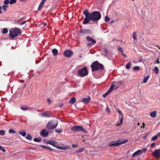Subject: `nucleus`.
<instances>
[{
    "label": "nucleus",
    "mask_w": 160,
    "mask_h": 160,
    "mask_svg": "<svg viewBox=\"0 0 160 160\" xmlns=\"http://www.w3.org/2000/svg\"><path fill=\"white\" fill-rule=\"evenodd\" d=\"M115 22L113 21V20H112L111 22H110V23H112L113 22Z\"/></svg>",
    "instance_id": "62"
},
{
    "label": "nucleus",
    "mask_w": 160,
    "mask_h": 160,
    "mask_svg": "<svg viewBox=\"0 0 160 160\" xmlns=\"http://www.w3.org/2000/svg\"><path fill=\"white\" fill-rule=\"evenodd\" d=\"M63 104H61L60 105H59V107H60V108H61V107L62 106H63Z\"/></svg>",
    "instance_id": "58"
},
{
    "label": "nucleus",
    "mask_w": 160,
    "mask_h": 160,
    "mask_svg": "<svg viewBox=\"0 0 160 160\" xmlns=\"http://www.w3.org/2000/svg\"><path fill=\"white\" fill-rule=\"evenodd\" d=\"M19 133L22 136H25L26 135V133L24 130H21L19 131Z\"/></svg>",
    "instance_id": "18"
},
{
    "label": "nucleus",
    "mask_w": 160,
    "mask_h": 160,
    "mask_svg": "<svg viewBox=\"0 0 160 160\" xmlns=\"http://www.w3.org/2000/svg\"><path fill=\"white\" fill-rule=\"evenodd\" d=\"M153 71L156 74H158L159 72V69L158 67L157 66L155 67L154 69H153Z\"/></svg>",
    "instance_id": "24"
},
{
    "label": "nucleus",
    "mask_w": 160,
    "mask_h": 160,
    "mask_svg": "<svg viewBox=\"0 0 160 160\" xmlns=\"http://www.w3.org/2000/svg\"><path fill=\"white\" fill-rule=\"evenodd\" d=\"M40 146L42 148H48V146H46L44 145H41Z\"/></svg>",
    "instance_id": "49"
},
{
    "label": "nucleus",
    "mask_w": 160,
    "mask_h": 160,
    "mask_svg": "<svg viewBox=\"0 0 160 160\" xmlns=\"http://www.w3.org/2000/svg\"><path fill=\"white\" fill-rule=\"evenodd\" d=\"M106 111L109 113L110 112V110L108 107L106 108Z\"/></svg>",
    "instance_id": "47"
},
{
    "label": "nucleus",
    "mask_w": 160,
    "mask_h": 160,
    "mask_svg": "<svg viewBox=\"0 0 160 160\" xmlns=\"http://www.w3.org/2000/svg\"><path fill=\"white\" fill-rule=\"evenodd\" d=\"M76 102L75 98L74 97L72 98L70 101H69V103L70 104H72Z\"/></svg>",
    "instance_id": "20"
},
{
    "label": "nucleus",
    "mask_w": 160,
    "mask_h": 160,
    "mask_svg": "<svg viewBox=\"0 0 160 160\" xmlns=\"http://www.w3.org/2000/svg\"><path fill=\"white\" fill-rule=\"evenodd\" d=\"M71 129L73 132H77L81 131L85 133H87L86 130L80 126H73L71 128Z\"/></svg>",
    "instance_id": "6"
},
{
    "label": "nucleus",
    "mask_w": 160,
    "mask_h": 160,
    "mask_svg": "<svg viewBox=\"0 0 160 160\" xmlns=\"http://www.w3.org/2000/svg\"><path fill=\"white\" fill-rule=\"evenodd\" d=\"M41 115L42 117H49L50 116L49 115L45 113H43L41 114Z\"/></svg>",
    "instance_id": "29"
},
{
    "label": "nucleus",
    "mask_w": 160,
    "mask_h": 160,
    "mask_svg": "<svg viewBox=\"0 0 160 160\" xmlns=\"http://www.w3.org/2000/svg\"><path fill=\"white\" fill-rule=\"evenodd\" d=\"M133 69L135 71L139 70L140 69V67L138 66H135L133 68Z\"/></svg>",
    "instance_id": "39"
},
{
    "label": "nucleus",
    "mask_w": 160,
    "mask_h": 160,
    "mask_svg": "<svg viewBox=\"0 0 160 160\" xmlns=\"http://www.w3.org/2000/svg\"><path fill=\"white\" fill-rule=\"evenodd\" d=\"M73 54V52L69 49L63 52V55L69 58Z\"/></svg>",
    "instance_id": "10"
},
{
    "label": "nucleus",
    "mask_w": 160,
    "mask_h": 160,
    "mask_svg": "<svg viewBox=\"0 0 160 160\" xmlns=\"http://www.w3.org/2000/svg\"><path fill=\"white\" fill-rule=\"evenodd\" d=\"M44 3L41 2L38 9V11L40 10L42 8Z\"/></svg>",
    "instance_id": "23"
},
{
    "label": "nucleus",
    "mask_w": 160,
    "mask_h": 160,
    "mask_svg": "<svg viewBox=\"0 0 160 160\" xmlns=\"http://www.w3.org/2000/svg\"><path fill=\"white\" fill-rule=\"evenodd\" d=\"M9 132L10 133H14L16 132L13 129H11L9 130Z\"/></svg>",
    "instance_id": "40"
},
{
    "label": "nucleus",
    "mask_w": 160,
    "mask_h": 160,
    "mask_svg": "<svg viewBox=\"0 0 160 160\" xmlns=\"http://www.w3.org/2000/svg\"><path fill=\"white\" fill-rule=\"evenodd\" d=\"M157 115V112L155 111H153L151 112L150 114V116L152 118H155Z\"/></svg>",
    "instance_id": "17"
},
{
    "label": "nucleus",
    "mask_w": 160,
    "mask_h": 160,
    "mask_svg": "<svg viewBox=\"0 0 160 160\" xmlns=\"http://www.w3.org/2000/svg\"><path fill=\"white\" fill-rule=\"evenodd\" d=\"M20 82L21 83H23V82H24V81L23 80H21Z\"/></svg>",
    "instance_id": "64"
},
{
    "label": "nucleus",
    "mask_w": 160,
    "mask_h": 160,
    "mask_svg": "<svg viewBox=\"0 0 160 160\" xmlns=\"http://www.w3.org/2000/svg\"><path fill=\"white\" fill-rule=\"evenodd\" d=\"M123 117H122V118H121L120 121V124H118V125H120L122 124L123 123Z\"/></svg>",
    "instance_id": "44"
},
{
    "label": "nucleus",
    "mask_w": 160,
    "mask_h": 160,
    "mask_svg": "<svg viewBox=\"0 0 160 160\" xmlns=\"http://www.w3.org/2000/svg\"><path fill=\"white\" fill-rule=\"evenodd\" d=\"M117 112H118V113L120 115H122V112H121L119 110V109H118V110H117Z\"/></svg>",
    "instance_id": "48"
},
{
    "label": "nucleus",
    "mask_w": 160,
    "mask_h": 160,
    "mask_svg": "<svg viewBox=\"0 0 160 160\" xmlns=\"http://www.w3.org/2000/svg\"><path fill=\"white\" fill-rule=\"evenodd\" d=\"M0 150L3 151L4 152H5V149L2 148V146H0Z\"/></svg>",
    "instance_id": "45"
},
{
    "label": "nucleus",
    "mask_w": 160,
    "mask_h": 160,
    "mask_svg": "<svg viewBox=\"0 0 160 160\" xmlns=\"http://www.w3.org/2000/svg\"><path fill=\"white\" fill-rule=\"evenodd\" d=\"M128 140H122L119 139L116 141H112L110 142L109 143V146L110 147L114 146L118 147L122 144H124L128 142Z\"/></svg>",
    "instance_id": "5"
},
{
    "label": "nucleus",
    "mask_w": 160,
    "mask_h": 160,
    "mask_svg": "<svg viewBox=\"0 0 160 160\" xmlns=\"http://www.w3.org/2000/svg\"><path fill=\"white\" fill-rule=\"evenodd\" d=\"M133 39L134 40H137V38L136 37V33L135 32H133Z\"/></svg>",
    "instance_id": "33"
},
{
    "label": "nucleus",
    "mask_w": 160,
    "mask_h": 160,
    "mask_svg": "<svg viewBox=\"0 0 160 160\" xmlns=\"http://www.w3.org/2000/svg\"><path fill=\"white\" fill-rule=\"evenodd\" d=\"M21 109L22 110H26L28 109V107L26 106H22L20 107Z\"/></svg>",
    "instance_id": "27"
},
{
    "label": "nucleus",
    "mask_w": 160,
    "mask_h": 160,
    "mask_svg": "<svg viewBox=\"0 0 160 160\" xmlns=\"http://www.w3.org/2000/svg\"><path fill=\"white\" fill-rule=\"evenodd\" d=\"M160 136V133L159 132L157 133L155 135L153 136L151 138V140L152 141H153L155 140L158 138V136Z\"/></svg>",
    "instance_id": "16"
},
{
    "label": "nucleus",
    "mask_w": 160,
    "mask_h": 160,
    "mask_svg": "<svg viewBox=\"0 0 160 160\" xmlns=\"http://www.w3.org/2000/svg\"><path fill=\"white\" fill-rule=\"evenodd\" d=\"M2 9L1 7L0 6V14H1L2 12Z\"/></svg>",
    "instance_id": "57"
},
{
    "label": "nucleus",
    "mask_w": 160,
    "mask_h": 160,
    "mask_svg": "<svg viewBox=\"0 0 160 160\" xmlns=\"http://www.w3.org/2000/svg\"><path fill=\"white\" fill-rule=\"evenodd\" d=\"M110 20V18H109L108 16H106L105 17V21L106 22H108Z\"/></svg>",
    "instance_id": "36"
},
{
    "label": "nucleus",
    "mask_w": 160,
    "mask_h": 160,
    "mask_svg": "<svg viewBox=\"0 0 160 160\" xmlns=\"http://www.w3.org/2000/svg\"><path fill=\"white\" fill-rule=\"evenodd\" d=\"M131 65V63L129 62L126 65V68L127 69H129Z\"/></svg>",
    "instance_id": "28"
},
{
    "label": "nucleus",
    "mask_w": 160,
    "mask_h": 160,
    "mask_svg": "<svg viewBox=\"0 0 160 160\" xmlns=\"http://www.w3.org/2000/svg\"><path fill=\"white\" fill-rule=\"evenodd\" d=\"M149 77V76H147L146 77H145L144 78L143 80V82L144 83H146L147 82L148 79Z\"/></svg>",
    "instance_id": "26"
},
{
    "label": "nucleus",
    "mask_w": 160,
    "mask_h": 160,
    "mask_svg": "<svg viewBox=\"0 0 160 160\" xmlns=\"http://www.w3.org/2000/svg\"><path fill=\"white\" fill-rule=\"evenodd\" d=\"M94 44H92V43H88L87 44V46H92Z\"/></svg>",
    "instance_id": "51"
},
{
    "label": "nucleus",
    "mask_w": 160,
    "mask_h": 160,
    "mask_svg": "<svg viewBox=\"0 0 160 160\" xmlns=\"http://www.w3.org/2000/svg\"><path fill=\"white\" fill-rule=\"evenodd\" d=\"M91 98L90 97H88V98H83L82 100V102H83L85 103H88L90 101Z\"/></svg>",
    "instance_id": "15"
},
{
    "label": "nucleus",
    "mask_w": 160,
    "mask_h": 160,
    "mask_svg": "<svg viewBox=\"0 0 160 160\" xmlns=\"http://www.w3.org/2000/svg\"><path fill=\"white\" fill-rule=\"evenodd\" d=\"M111 91L109 89L105 93L102 94V97L103 98H105L110 93Z\"/></svg>",
    "instance_id": "22"
},
{
    "label": "nucleus",
    "mask_w": 160,
    "mask_h": 160,
    "mask_svg": "<svg viewBox=\"0 0 160 160\" xmlns=\"http://www.w3.org/2000/svg\"><path fill=\"white\" fill-rule=\"evenodd\" d=\"M52 121L49 122L47 124L46 128H47L50 130H52L55 128L58 125V122L57 120L54 121V122L55 124L52 125L53 124L52 122Z\"/></svg>",
    "instance_id": "7"
},
{
    "label": "nucleus",
    "mask_w": 160,
    "mask_h": 160,
    "mask_svg": "<svg viewBox=\"0 0 160 160\" xmlns=\"http://www.w3.org/2000/svg\"><path fill=\"white\" fill-rule=\"evenodd\" d=\"M44 25L46 26L47 25V23H44Z\"/></svg>",
    "instance_id": "63"
},
{
    "label": "nucleus",
    "mask_w": 160,
    "mask_h": 160,
    "mask_svg": "<svg viewBox=\"0 0 160 160\" xmlns=\"http://www.w3.org/2000/svg\"><path fill=\"white\" fill-rule=\"evenodd\" d=\"M79 32L82 34H90L91 33V31L89 29H81L79 30Z\"/></svg>",
    "instance_id": "12"
},
{
    "label": "nucleus",
    "mask_w": 160,
    "mask_h": 160,
    "mask_svg": "<svg viewBox=\"0 0 160 160\" xmlns=\"http://www.w3.org/2000/svg\"><path fill=\"white\" fill-rule=\"evenodd\" d=\"M83 14L86 16L82 22L83 24L88 23L91 21H97L100 19L101 17V15L98 11H94L90 13L86 10L83 12Z\"/></svg>",
    "instance_id": "1"
},
{
    "label": "nucleus",
    "mask_w": 160,
    "mask_h": 160,
    "mask_svg": "<svg viewBox=\"0 0 160 160\" xmlns=\"http://www.w3.org/2000/svg\"><path fill=\"white\" fill-rule=\"evenodd\" d=\"M78 146V145L77 144H73L72 145V147L73 148H77Z\"/></svg>",
    "instance_id": "46"
},
{
    "label": "nucleus",
    "mask_w": 160,
    "mask_h": 160,
    "mask_svg": "<svg viewBox=\"0 0 160 160\" xmlns=\"http://www.w3.org/2000/svg\"><path fill=\"white\" fill-rule=\"evenodd\" d=\"M142 126H143V128H144V127H145V125H144V123H142Z\"/></svg>",
    "instance_id": "61"
},
{
    "label": "nucleus",
    "mask_w": 160,
    "mask_h": 160,
    "mask_svg": "<svg viewBox=\"0 0 160 160\" xmlns=\"http://www.w3.org/2000/svg\"><path fill=\"white\" fill-rule=\"evenodd\" d=\"M122 55L125 58H127V56L126 54L123 53V52L122 53Z\"/></svg>",
    "instance_id": "56"
},
{
    "label": "nucleus",
    "mask_w": 160,
    "mask_h": 160,
    "mask_svg": "<svg viewBox=\"0 0 160 160\" xmlns=\"http://www.w3.org/2000/svg\"><path fill=\"white\" fill-rule=\"evenodd\" d=\"M8 32V30L6 28H4L2 31V33L3 34H5L7 33Z\"/></svg>",
    "instance_id": "38"
},
{
    "label": "nucleus",
    "mask_w": 160,
    "mask_h": 160,
    "mask_svg": "<svg viewBox=\"0 0 160 160\" xmlns=\"http://www.w3.org/2000/svg\"><path fill=\"white\" fill-rule=\"evenodd\" d=\"M84 150V148H81L79 149H78L76 151L77 152H83Z\"/></svg>",
    "instance_id": "32"
},
{
    "label": "nucleus",
    "mask_w": 160,
    "mask_h": 160,
    "mask_svg": "<svg viewBox=\"0 0 160 160\" xmlns=\"http://www.w3.org/2000/svg\"><path fill=\"white\" fill-rule=\"evenodd\" d=\"M26 21H24L23 22L21 23L20 24V25H23L24 24H25L26 23Z\"/></svg>",
    "instance_id": "54"
},
{
    "label": "nucleus",
    "mask_w": 160,
    "mask_h": 160,
    "mask_svg": "<svg viewBox=\"0 0 160 160\" xmlns=\"http://www.w3.org/2000/svg\"><path fill=\"white\" fill-rule=\"evenodd\" d=\"M155 143L153 142V143H152V144L151 145V147H153L154 146H155Z\"/></svg>",
    "instance_id": "52"
},
{
    "label": "nucleus",
    "mask_w": 160,
    "mask_h": 160,
    "mask_svg": "<svg viewBox=\"0 0 160 160\" xmlns=\"http://www.w3.org/2000/svg\"><path fill=\"white\" fill-rule=\"evenodd\" d=\"M33 141L36 142H39L41 141V138H34L33 139Z\"/></svg>",
    "instance_id": "31"
},
{
    "label": "nucleus",
    "mask_w": 160,
    "mask_h": 160,
    "mask_svg": "<svg viewBox=\"0 0 160 160\" xmlns=\"http://www.w3.org/2000/svg\"><path fill=\"white\" fill-rule=\"evenodd\" d=\"M47 148L49 149L50 150L52 151H53L54 152L56 151V150H53L52 148H50L48 146V148Z\"/></svg>",
    "instance_id": "50"
},
{
    "label": "nucleus",
    "mask_w": 160,
    "mask_h": 160,
    "mask_svg": "<svg viewBox=\"0 0 160 160\" xmlns=\"http://www.w3.org/2000/svg\"><path fill=\"white\" fill-rule=\"evenodd\" d=\"M146 148H144L142 150H138L134 152L132 155V157H134L138 155H141L147 151Z\"/></svg>",
    "instance_id": "9"
},
{
    "label": "nucleus",
    "mask_w": 160,
    "mask_h": 160,
    "mask_svg": "<svg viewBox=\"0 0 160 160\" xmlns=\"http://www.w3.org/2000/svg\"><path fill=\"white\" fill-rule=\"evenodd\" d=\"M159 58H157L156 60H155L154 61V63L155 64H159Z\"/></svg>",
    "instance_id": "42"
},
{
    "label": "nucleus",
    "mask_w": 160,
    "mask_h": 160,
    "mask_svg": "<svg viewBox=\"0 0 160 160\" xmlns=\"http://www.w3.org/2000/svg\"><path fill=\"white\" fill-rule=\"evenodd\" d=\"M5 134V132L3 130L0 131V135L1 136H3Z\"/></svg>",
    "instance_id": "35"
},
{
    "label": "nucleus",
    "mask_w": 160,
    "mask_h": 160,
    "mask_svg": "<svg viewBox=\"0 0 160 160\" xmlns=\"http://www.w3.org/2000/svg\"><path fill=\"white\" fill-rule=\"evenodd\" d=\"M47 101L49 103H51V100L49 98H48Z\"/></svg>",
    "instance_id": "53"
},
{
    "label": "nucleus",
    "mask_w": 160,
    "mask_h": 160,
    "mask_svg": "<svg viewBox=\"0 0 160 160\" xmlns=\"http://www.w3.org/2000/svg\"><path fill=\"white\" fill-rule=\"evenodd\" d=\"M104 51L106 52V55H107V54H108V53H107V52H108V50H107V49H106V48L104 49Z\"/></svg>",
    "instance_id": "55"
},
{
    "label": "nucleus",
    "mask_w": 160,
    "mask_h": 160,
    "mask_svg": "<svg viewBox=\"0 0 160 160\" xmlns=\"http://www.w3.org/2000/svg\"><path fill=\"white\" fill-rule=\"evenodd\" d=\"M8 6L7 5H3L2 6V9L4 11V12H6L7 11V8L8 7Z\"/></svg>",
    "instance_id": "30"
},
{
    "label": "nucleus",
    "mask_w": 160,
    "mask_h": 160,
    "mask_svg": "<svg viewBox=\"0 0 160 160\" xmlns=\"http://www.w3.org/2000/svg\"><path fill=\"white\" fill-rule=\"evenodd\" d=\"M25 138L26 139L29 140H31L32 139V138L29 134H27V136H26Z\"/></svg>",
    "instance_id": "25"
},
{
    "label": "nucleus",
    "mask_w": 160,
    "mask_h": 160,
    "mask_svg": "<svg viewBox=\"0 0 160 160\" xmlns=\"http://www.w3.org/2000/svg\"><path fill=\"white\" fill-rule=\"evenodd\" d=\"M9 36L11 37L12 39H14L15 37L20 35L22 32L21 29L15 28H12L11 30H9Z\"/></svg>",
    "instance_id": "2"
},
{
    "label": "nucleus",
    "mask_w": 160,
    "mask_h": 160,
    "mask_svg": "<svg viewBox=\"0 0 160 160\" xmlns=\"http://www.w3.org/2000/svg\"><path fill=\"white\" fill-rule=\"evenodd\" d=\"M118 50L120 51L122 53L123 52V49L122 47H119L118 48Z\"/></svg>",
    "instance_id": "43"
},
{
    "label": "nucleus",
    "mask_w": 160,
    "mask_h": 160,
    "mask_svg": "<svg viewBox=\"0 0 160 160\" xmlns=\"http://www.w3.org/2000/svg\"><path fill=\"white\" fill-rule=\"evenodd\" d=\"M152 155L156 158L160 157V149H158L155 150L152 153Z\"/></svg>",
    "instance_id": "11"
},
{
    "label": "nucleus",
    "mask_w": 160,
    "mask_h": 160,
    "mask_svg": "<svg viewBox=\"0 0 160 160\" xmlns=\"http://www.w3.org/2000/svg\"><path fill=\"white\" fill-rule=\"evenodd\" d=\"M52 52L53 55L55 56H56L58 54V50L54 48L52 50Z\"/></svg>",
    "instance_id": "21"
},
{
    "label": "nucleus",
    "mask_w": 160,
    "mask_h": 160,
    "mask_svg": "<svg viewBox=\"0 0 160 160\" xmlns=\"http://www.w3.org/2000/svg\"><path fill=\"white\" fill-rule=\"evenodd\" d=\"M17 2V0H10L9 1L10 4H13Z\"/></svg>",
    "instance_id": "37"
},
{
    "label": "nucleus",
    "mask_w": 160,
    "mask_h": 160,
    "mask_svg": "<svg viewBox=\"0 0 160 160\" xmlns=\"http://www.w3.org/2000/svg\"><path fill=\"white\" fill-rule=\"evenodd\" d=\"M86 38L88 42H91V43H92V44H94L96 42V41L94 39L92 38H91L89 36H87Z\"/></svg>",
    "instance_id": "14"
},
{
    "label": "nucleus",
    "mask_w": 160,
    "mask_h": 160,
    "mask_svg": "<svg viewBox=\"0 0 160 160\" xmlns=\"http://www.w3.org/2000/svg\"><path fill=\"white\" fill-rule=\"evenodd\" d=\"M46 0H42L41 2L45 3Z\"/></svg>",
    "instance_id": "60"
},
{
    "label": "nucleus",
    "mask_w": 160,
    "mask_h": 160,
    "mask_svg": "<svg viewBox=\"0 0 160 160\" xmlns=\"http://www.w3.org/2000/svg\"><path fill=\"white\" fill-rule=\"evenodd\" d=\"M9 3H10V2L9 0H5L4 2V5L8 4Z\"/></svg>",
    "instance_id": "41"
},
{
    "label": "nucleus",
    "mask_w": 160,
    "mask_h": 160,
    "mask_svg": "<svg viewBox=\"0 0 160 160\" xmlns=\"http://www.w3.org/2000/svg\"><path fill=\"white\" fill-rule=\"evenodd\" d=\"M55 131L58 133H61L62 132V130L61 129H56Z\"/></svg>",
    "instance_id": "34"
},
{
    "label": "nucleus",
    "mask_w": 160,
    "mask_h": 160,
    "mask_svg": "<svg viewBox=\"0 0 160 160\" xmlns=\"http://www.w3.org/2000/svg\"><path fill=\"white\" fill-rule=\"evenodd\" d=\"M118 83H119L120 84H122V81H118Z\"/></svg>",
    "instance_id": "59"
},
{
    "label": "nucleus",
    "mask_w": 160,
    "mask_h": 160,
    "mask_svg": "<svg viewBox=\"0 0 160 160\" xmlns=\"http://www.w3.org/2000/svg\"><path fill=\"white\" fill-rule=\"evenodd\" d=\"M47 143L52 145L53 147L56 148H57L61 150H67L69 146H61L58 144L57 142L54 141L53 140H51L47 142Z\"/></svg>",
    "instance_id": "3"
},
{
    "label": "nucleus",
    "mask_w": 160,
    "mask_h": 160,
    "mask_svg": "<svg viewBox=\"0 0 160 160\" xmlns=\"http://www.w3.org/2000/svg\"><path fill=\"white\" fill-rule=\"evenodd\" d=\"M78 74L79 76L82 77L87 75L88 74L87 68L86 67H84L79 70L78 72Z\"/></svg>",
    "instance_id": "8"
},
{
    "label": "nucleus",
    "mask_w": 160,
    "mask_h": 160,
    "mask_svg": "<svg viewBox=\"0 0 160 160\" xmlns=\"http://www.w3.org/2000/svg\"><path fill=\"white\" fill-rule=\"evenodd\" d=\"M91 67L92 72L96 71L98 69L102 70L103 69V65L99 63L97 61H95L92 63Z\"/></svg>",
    "instance_id": "4"
},
{
    "label": "nucleus",
    "mask_w": 160,
    "mask_h": 160,
    "mask_svg": "<svg viewBox=\"0 0 160 160\" xmlns=\"http://www.w3.org/2000/svg\"><path fill=\"white\" fill-rule=\"evenodd\" d=\"M116 84V82L114 81L112 82L111 85L110 86V88L109 89L110 91H112L113 90L114 87L115 86Z\"/></svg>",
    "instance_id": "19"
},
{
    "label": "nucleus",
    "mask_w": 160,
    "mask_h": 160,
    "mask_svg": "<svg viewBox=\"0 0 160 160\" xmlns=\"http://www.w3.org/2000/svg\"><path fill=\"white\" fill-rule=\"evenodd\" d=\"M48 132L45 129L42 130L40 132L41 135L43 137H46L48 135Z\"/></svg>",
    "instance_id": "13"
}]
</instances>
